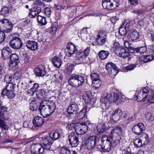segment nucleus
<instances>
[{"mask_svg": "<svg viewBox=\"0 0 154 154\" xmlns=\"http://www.w3.org/2000/svg\"><path fill=\"white\" fill-rule=\"evenodd\" d=\"M44 107L39 106L38 108V111L44 117H47L50 115V114H49V109L48 107L44 108Z\"/></svg>", "mask_w": 154, "mask_h": 154, "instance_id": "obj_26", "label": "nucleus"}, {"mask_svg": "<svg viewBox=\"0 0 154 154\" xmlns=\"http://www.w3.org/2000/svg\"><path fill=\"white\" fill-rule=\"evenodd\" d=\"M1 96L2 97L6 95L10 99H12L15 96V93L13 91H6L5 90L2 91L1 93Z\"/></svg>", "mask_w": 154, "mask_h": 154, "instance_id": "obj_35", "label": "nucleus"}, {"mask_svg": "<svg viewBox=\"0 0 154 154\" xmlns=\"http://www.w3.org/2000/svg\"><path fill=\"white\" fill-rule=\"evenodd\" d=\"M69 122H72V123L70 124H68L67 125L66 127L67 129L72 130L73 131V132H74V131H76L75 129L76 123H75L76 120L75 118L74 117L71 118L69 119Z\"/></svg>", "mask_w": 154, "mask_h": 154, "instance_id": "obj_24", "label": "nucleus"}, {"mask_svg": "<svg viewBox=\"0 0 154 154\" xmlns=\"http://www.w3.org/2000/svg\"><path fill=\"white\" fill-rule=\"evenodd\" d=\"M14 85L12 83H9L6 85L5 88L3 89L2 91L5 90L6 91H14Z\"/></svg>", "mask_w": 154, "mask_h": 154, "instance_id": "obj_50", "label": "nucleus"}, {"mask_svg": "<svg viewBox=\"0 0 154 154\" xmlns=\"http://www.w3.org/2000/svg\"><path fill=\"white\" fill-rule=\"evenodd\" d=\"M38 98L36 100H32L31 102L30 103V105L31 106H34L35 105H36V106L37 105L39 106L40 105V103H41V100Z\"/></svg>", "mask_w": 154, "mask_h": 154, "instance_id": "obj_57", "label": "nucleus"}, {"mask_svg": "<svg viewBox=\"0 0 154 154\" xmlns=\"http://www.w3.org/2000/svg\"><path fill=\"white\" fill-rule=\"evenodd\" d=\"M67 51L66 55L68 57L72 55L78 51V49L72 43H69L66 46V49Z\"/></svg>", "mask_w": 154, "mask_h": 154, "instance_id": "obj_15", "label": "nucleus"}, {"mask_svg": "<svg viewBox=\"0 0 154 154\" xmlns=\"http://www.w3.org/2000/svg\"><path fill=\"white\" fill-rule=\"evenodd\" d=\"M44 122V118L38 116H36L33 119L32 123L35 127H40L42 126Z\"/></svg>", "mask_w": 154, "mask_h": 154, "instance_id": "obj_20", "label": "nucleus"}, {"mask_svg": "<svg viewBox=\"0 0 154 154\" xmlns=\"http://www.w3.org/2000/svg\"><path fill=\"white\" fill-rule=\"evenodd\" d=\"M110 137L111 138L113 146H115L119 145L121 140L120 134H113Z\"/></svg>", "mask_w": 154, "mask_h": 154, "instance_id": "obj_21", "label": "nucleus"}, {"mask_svg": "<svg viewBox=\"0 0 154 154\" xmlns=\"http://www.w3.org/2000/svg\"><path fill=\"white\" fill-rule=\"evenodd\" d=\"M113 48L116 53L118 54L120 57L125 58L129 56V53L126 51L125 48L124 47H120L119 43L114 42Z\"/></svg>", "mask_w": 154, "mask_h": 154, "instance_id": "obj_6", "label": "nucleus"}, {"mask_svg": "<svg viewBox=\"0 0 154 154\" xmlns=\"http://www.w3.org/2000/svg\"><path fill=\"white\" fill-rule=\"evenodd\" d=\"M122 132V128L120 126L115 127L111 131L112 134H120Z\"/></svg>", "mask_w": 154, "mask_h": 154, "instance_id": "obj_51", "label": "nucleus"}, {"mask_svg": "<svg viewBox=\"0 0 154 154\" xmlns=\"http://www.w3.org/2000/svg\"><path fill=\"white\" fill-rule=\"evenodd\" d=\"M145 117L147 120L152 122L154 120V117L153 115L150 112H147L145 113Z\"/></svg>", "mask_w": 154, "mask_h": 154, "instance_id": "obj_55", "label": "nucleus"}, {"mask_svg": "<svg viewBox=\"0 0 154 154\" xmlns=\"http://www.w3.org/2000/svg\"><path fill=\"white\" fill-rule=\"evenodd\" d=\"M125 23H123L119 27V32L121 35H125L127 33V30L124 27H125Z\"/></svg>", "mask_w": 154, "mask_h": 154, "instance_id": "obj_46", "label": "nucleus"}, {"mask_svg": "<svg viewBox=\"0 0 154 154\" xmlns=\"http://www.w3.org/2000/svg\"><path fill=\"white\" fill-rule=\"evenodd\" d=\"M122 115V112L121 109L118 108L112 112L111 115V122L115 123L118 121Z\"/></svg>", "mask_w": 154, "mask_h": 154, "instance_id": "obj_12", "label": "nucleus"}, {"mask_svg": "<svg viewBox=\"0 0 154 154\" xmlns=\"http://www.w3.org/2000/svg\"><path fill=\"white\" fill-rule=\"evenodd\" d=\"M124 44L125 45V47L127 49L125 50H126V51L128 52L129 53V52L131 53H133L135 54H137V51H136L137 50V48H133L131 47L129 45V42L128 41H125L124 43ZM130 54H129V55Z\"/></svg>", "mask_w": 154, "mask_h": 154, "instance_id": "obj_27", "label": "nucleus"}, {"mask_svg": "<svg viewBox=\"0 0 154 154\" xmlns=\"http://www.w3.org/2000/svg\"><path fill=\"white\" fill-rule=\"evenodd\" d=\"M92 83L94 84L93 86L95 88L97 89L101 85L102 82L100 79L95 81H94V82H92Z\"/></svg>", "mask_w": 154, "mask_h": 154, "instance_id": "obj_53", "label": "nucleus"}, {"mask_svg": "<svg viewBox=\"0 0 154 154\" xmlns=\"http://www.w3.org/2000/svg\"><path fill=\"white\" fill-rule=\"evenodd\" d=\"M61 135L59 132L56 131H53L49 134V136L46 137L48 139L50 138V140L53 141L59 139Z\"/></svg>", "mask_w": 154, "mask_h": 154, "instance_id": "obj_22", "label": "nucleus"}, {"mask_svg": "<svg viewBox=\"0 0 154 154\" xmlns=\"http://www.w3.org/2000/svg\"><path fill=\"white\" fill-rule=\"evenodd\" d=\"M35 75L38 77L43 76L46 74L45 68L42 65H41L35 69Z\"/></svg>", "mask_w": 154, "mask_h": 154, "instance_id": "obj_23", "label": "nucleus"}, {"mask_svg": "<svg viewBox=\"0 0 154 154\" xmlns=\"http://www.w3.org/2000/svg\"><path fill=\"white\" fill-rule=\"evenodd\" d=\"M106 127V124L103 123L98 124L97 128L98 132L103 133L105 131Z\"/></svg>", "mask_w": 154, "mask_h": 154, "instance_id": "obj_48", "label": "nucleus"}, {"mask_svg": "<svg viewBox=\"0 0 154 154\" xmlns=\"http://www.w3.org/2000/svg\"><path fill=\"white\" fill-rule=\"evenodd\" d=\"M75 151L69 149L66 147L64 146L62 148L60 154H73Z\"/></svg>", "mask_w": 154, "mask_h": 154, "instance_id": "obj_42", "label": "nucleus"}, {"mask_svg": "<svg viewBox=\"0 0 154 154\" xmlns=\"http://www.w3.org/2000/svg\"><path fill=\"white\" fill-rule=\"evenodd\" d=\"M92 95L91 92L89 91H87L83 94L82 97L85 103H88L91 102Z\"/></svg>", "mask_w": 154, "mask_h": 154, "instance_id": "obj_31", "label": "nucleus"}, {"mask_svg": "<svg viewBox=\"0 0 154 154\" xmlns=\"http://www.w3.org/2000/svg\"><path fill=\"white\" fill-rule=\"evenodd\" d=\"M51 61L54 66L58 68H60L62 65L61 60L58 57H54L51 59Z\"/></svg>", "mask_w": 154, "mask_h": 154, "instance_id": "obj_28", "label": "nucleus"}, {"mask_svg": "<svg viewBox=\"0 0 154 154\" xmlns=\"http://www.w3.org/2000/svg\"><path fill=\"white\" fill-rule=\"evenodd\" d=\"M136 64H131L125 67L126 71H128L133 70L136 66Z\"/></svg>", "mask_w": 154, "mask_h": 154, "instance_id": "obj_60", "label": "nucleus"}, {"mask_svg": "<svg viewBox=\"0 0 154 154\" xmlns=\"http://www.w3.org/2000/svg\"><path fill=\"white\" fill-rule=\"evenodd\" d=\"M58 23L56 22L53 23L51 27L49 28V30L52 33L55 34L58 27Z\"/></svg>", "mask_w": 154, "mask_h": 154, "instance_id": "obj_44", "label": "nucleus"}, {"mask_svg": "<svg viewBox=\"0 0 154 154\" xmlns=\"http://www.w3.org/2000/svg\"><path fill=\"white\" fill-rule=\"evenodd\" d=\"M147 50V48L146 46H142L140 47L137 48L136 51L137 54L136 56H139V55H140L143 54L146 52Z\"/></svg>", "mask_w": 154, "mask_h": 154, "instance_id": "obj_47", "label": "nucleus"}, {"mask_svg": "<svg viewBox=\"0 0 154 154\" xmlns=\"http://www.w3.org/2000/svg\"><path fill=\"white\" fill-rule=\"evenodd\" d=\"M50 103V102L47 100L41 101L39 106H51Z\"/></svg>", "mask_w": 154, "mask_h": 154, "instance_id": "obj_62", "label": "nucleus"}, {"mask_svg": "<svg viewBox=\"0 0 154 154\" xmlns=\"http://www.w3.org/2000/svg\"><path fill=\"white\" fill-rule=\"evenodd\" d=\"M79 135L74 132H71L68 136L70 144L72 147L77 146L79 144Z\"/></svg>", "mask_w": 154, "mask_h": 154, "instance_id": "obj_9", "label": "nucleus"}, {"mask_svg": "<svg viewBox=\"0 0 154 154\" xmlns=\"http://www.w3.org/2000/svg\"><path fill=\"white\" fill-rule=\"evenodd\" d=\"M45 17L40 15H38L37 17L38 23L42 26H44L47 24V21Z\"/></svg>", "mask_w": 154, "mask_h": 154, "instance_id": "obj_39", "label": "nucleus"}, {"mask_svg": "<svg viewBox=\"0 0 154 154\" xmlns=\"http://www.w3.org/2000/svg\"><path fill=\"white\" fill-rule=\"evenodd\" d=\"M48 138L46 137H43L42 139L43 141V145L42 148H43L44 151L45 150H49L51 148V145L53 143Z\"/></svg>", "mask_w": 154, "mask_h": 154, "instance_id": "obj_16", "label": "nucleus"}, {"mask_svg": "<svg viewBox=\"0 0 154 154\" xmlns=\"http://www.w3.org/2000/svg\"><path fill=\"white\" fill-rule=\"evenodd\" d=\"M85 80V79L83 76L75 74L71 75L68 79V82L71 86L77 87L82 85Z\"/></svg>", "mask_w": 154, "mask_h": 154, "instance_id": "obj_2", "label": "nucleus"}, {"mask_svg": "<svg viewBox=\"0 0 154 154\" xmlns=\"http://www.w3.org/2000/svg\"><path fill=\"white\" fill-rule=\"evenodd\" d=\"M112 142H111L103 146H100V144L99 143V142L97 143V148L101 152H108L111 149L112 145Z\"/></svg>", "mask_w": 154, "mask_h": 154, "instance_id": "obj_17", "label": "nucleus"}, {"mask_svg": "<svg viewBox=\"0 0 154 154\" xmlns=\"http://www.w3.org/2000/svg\"><path fill=\"white\" fill-rule=\"evenodd\" d=\"M60 7H61L62 9H66L67 8H68V7L67 6V3L66 1H63L62 2V3L60 4Z\"/></svg>", "mask_w": 154, "mask_h": 154, "instance_id": "obj_63", "label": "nucleus"}, {"mask_svg": "<svg viewBox=\"0 0 154 154\" xmlns=\"http://www.w3.org/2000/svg\"><path fill=\"white\" fill-rule=\"evenodd\" d=\"M26 46L31 50H35L38 48V43L34 41H28L26 44Z\"/></svg>", "mask_w": 154, "mask_h": 154, "instance_id": "obj_25", "label": "nucleus"}, {"mask_svg": "<svg viewBox=\"0 0 154 154\" xmlns=\"http://www.w3.org/2000/svg\"><path fill=\"white\" fill-rule=\"evenodd\" d=\"M13 79V75H12L7 74L5 75L4 78V82H6V83H11L10 82Z\"/></svg>", "mask_w": 154, "mask_h": 154, "instance_id": "obj_54", "label": "nucleus"}, {"mask_svg": "<svg viewBox=\"0 0 154 154\" xmlns=\"http://www.w3.org/2000/svg\"><path fill=\"white\" fill-rule=\"evenodd\" d=\"M139 37V34L138 32L135 29L133 30L128 34L127 37L130 41H133L138 39Z\"/></svg>", "mask_w": 154, "mask_h": 154, "instance_id": "obj_18", "label": "nucleus"}, {"mask_svg": "<svg viewBox=\"0 0 154 154\" xmlns=\"http://www.w3.org/2000/svg\"><path fill=\"white\" fill-rule=\"evenodd\" d=\"M133 142L134 146L137 147H139L143 145L140 138L135 139Z\"/></svg>", "mask_w": 154, "mask_h": 154, "instance_id": "obj_52", "label": "nucleus"}, {"mask_svg": "<svg viewBox=\"0 0 154 154\" xmlns=\"http://www.w3.org/2000/svg\"><path fill=\"white\" fill-rule=\"evenodd\" d=\"M42 145L40 143L33 144L31 147V152L33 154H43L44 152Z\"/></svg>", "mask_w": 154, "mask_h": 154, "instance_id": "obj_13", "label": "nucleus"}, {"mask_svg": "<svg viewBox=\"0 0 154 154\" xmlns=\"http://www.w3.org/2000/svg\"><path fill=\"white\" fill-rule=\"evenodd\" d=\"M153 58L152 55L149 54L147 55H144L140 57L139 60L140 61L146 63L152 60Z\"/></svg>", "mask_w": 154, "mask_h": 154, "instance_id": "obj_30", "label": "nucleus"}, {"mask_svg": "<svg viewBox=\"0 0 154 154\" xmlns=\"http://www.w3.org/2000/svg\"><path fill=\"white\" fill-rule=\"evenodd\" d=\"M86 57L82 53V50H80L76 53V61L79 63H82L86 60Z\"/></svg>", "mask_w": 154, "mask_h": 154, "instance_id": "obj_19", "label": "nucleus"}, {"mask_svg": "<svg viewBox=\"0 0 154 154\" xmlns=\"http://www.w3.org/2000/svg\"><path fill=\"white\" fill-rule=\"evenodd\" d=\"M13 27V24L11 21L5 19L0 20V29L5 33L11 32Z\"/></svg>", "mask_w": 154, "mask_h": 154, "instance_id": "obj_3", "label": "nucleus"}, {"mask_svg": "<svg viewBox=\"0 0 154 154\" xmlns=\"http://www.w3.org/2000/svg\"><path fill=\"white\" fill-rule=\"evenodd\" d=\"M78 106H69L67 109V111L69 114H72L75 112V114L78 112L79 110Z\"/></svg>", "mask_w": 154, "mask_h": 154, "instance_id": "obj_43", "label": "nucleus"}, {"mask_svg": "<svg viewBox=\"0 0 154 154\" xmlns=\"http://www.w3.org/2000/svg\"><path fill=\"white\" fill-rule=\"evenodd\" d=\"M6 34L4 32L0 31V43L3 42L5 37Z\"/></svg>", "mask_w": 154, "mask_h": 154, "instance_id": "obj_61", "label": "nucleus"}, {"mask_svg": "<svg viewBox=\"0 0 154 154\" xmlns=\"http://www.w3.org/2000/svg\"><path fill=\"white\" fill-rule=\"evenodd\" d=\"M90 108H87V106H84L82 109L80 111L77 118L79 119H83L85 116L86 112H88L90 109Z\"/></svg>", "mask_w": 154, "mask_h": 154, "instance_id": "obj_33", "label": "nucleus"}, {"mask_svg": "<svg viewBox=\"0 0 154 154\" xmlns=\"http://www.w3.org/2000/svg\"><path fill=\"white\" fill-rule=\"evenodd\" d=\"M76 132L78 134H82L86 133L88 130V126L85 123H76Z\"/></svg>", "mask_w": 154, "mask_h": 154, "instance_id": "obj_11", "label": "nucleus"}, {"mask_svg": "<svg viewBox=\"0 0 154 154\" xmlns=\"http://www.w3.org/2000/svg\"><path fill=\"white\" fill-rule=\"evenodd\" d=\"M145 129L144 125L141 123H139L133 126L132 130L135 134L139 135L142 134Z\"/></svg>", "mask_w": 154, "mask_h": 154, "instance_id": "obj_14", "label": "nucleus"}, {"mask_svg": "<svg viewBox=\"0 0 154 154\" xmlns=\"http://www.w3.org/2000/svg\"><path fill=\"white\" fill-rule=\"evenodd\" d=\"M10 57L11 62H16V63H19V57L18 55L16 54H13Z\"/></svg>", "mask_w": 154, "mask_h": 154, "instance_id": "obj_49", "label": "nucleus"}, {"mask_svg": "<svg viewBox=\"0 0 154 154\" xmlns=\"http://www.w3.org/2000/svg\"><path fill=\"white\" fill-rule=\"evenodd\" d=\"M37 97L38 98H43L46 96L47 93L46 91L43 89H41L38 90L36 93Z\"/></svg>", "mask_w": 154, "mask_h": 154, "instance_id": "obj_40", "label": "nucleus"}, {"mask_svg": "<svg viewBox=\"0 0 154 154\" xmlns=\"http://www.w3.org/2000/svg\"><path fill=\"white\" fill-rule=\"evenodd\" d=\"M100 100L101 102L103 103L105 106L109 105V103H110V101L109 94H107L105 97H102L100 99Z\"/></svg>", "mask_w": 154, "mask_h": 154, "instance_id": "obj_41", "label": "nucleus"}, {"mask_svg": "<svg viewBox=\"0 0 154 154\" xmlns=\"http://www.w3.org/2000/svg\"><path fill=\"white\" fill-rule=\"evenodd\" d=\"M106 36L104 35L102 38L99 33L96 40L97 44L100 46L103 45L106 42Z\"/></svg>", "mask_w": 154, "mask_h": 154, "instance_id": "obj_34", "label": "nucleus"}, {"mask_svg": "<svg viewBox=\"0 0 154 154\" xmlns=\"http://www.w3.org/2000/svg\"><path fill=\"white\" fill-rule=\"evenodd\" d=\"M9 44L11 47L15 50L20 49L23 47V44L21 39L16 36L13 37Z\"/></svg>", "mask_w": 154, "mask_h": 154, "instance_id": "obj_8", "label": "nucleus"}, {"mask_svg": "<svg viewBox=\"0 0 154 154\" xmlns=\"http://www.w3.org/2000/svg\"><path fill=\"white\" fill-rule=\"evenodd\" d=\"M42 12L45 14L47 16L49 17L51 14V9L49 8H46L44 9Z\"/></svg>", "mask_w": 154, "mask_h": 154, "instance_id": "obj_58", "label": "nucleus"}, {"mask_svg": "<svg viewBox=\"0 0 154 154\" xmlns=\"http://www.w3.org/2000/svg\"><path fill=\"white\" fill-rule=\"evenodd\" d=\"M97 136L96 135H92L85 138V144L87 149L91 150L97 145V143L99 142L97 140Z\"/></svg>", "mask_w": 154, "mask_h": 154, "instance_id": "obj_5", "label": "nucleus"}, {"mask_svg": "<svg viewBox=\"0 0 154 154\" xmlns=\"http://www.w3.org/2000/svg\"><path fill=\"white\" fill-rule=\"evenodd\" d=\"M39 85L37 83H35L31 88L32 89L36 92V93L38 91V89L39 88Z\"/></svg>", "mask_w": 154, "mask_h": 154, "instance_id": "obj_64", "label": "nucleus"}, {"mask_svg": "<svg viewBox=\"0 0 154 154\" xmlns=\"http://www.w3.org/2000/svg\"><path fill=\"white\" fill-rule=\"evenodd\" d=\"M90 77L92 82H94V81H95L100 79L99 75L96 73H91L90 75Z\"/></svg>", "mask_w": 154, "mask_h": 154, "instance_id": "obj_56", "label": "nucleus"}, {"mask_svg": "<svg viewBox=\"0 0 154 154\" xmlns=\"http://www.w3.org/2000/svg\"><path fill=\"white\" fill-rule=\"evenodd\" d=\"M105 68L109 75L112 77H115L118 72V68L112 63L109 62L107 63Z\"/></svg>", "mask_w": 154, "mask_h": 154, "instance_id": "obj_7", "label": "nucleus"}, {"mask_svg": "<svg viewBox=\"0 0 154 154\" xmlns=\"http://www.w3.org/2000/svg\"><path fill=\"white\" fill-rule=\"evenodd\" d=\"M90 48L87 47L84 50H82V53L87 57L89 55L90 52Z\"/></svg>", "mask_w": 154, "mask_h": 154, "instance_id": "obj_59", "label": "nucleus"}, {"mask_svg": "<svg viewBox=\"0 0 154 154\" xmlns=\"http://www.w3.org/2000/svg\"><path fill=\"white\" fill-rule=\"evenodd\" d=\"M41 11V9L40 7H35L32 10L31 12V18H33L37 17L38 14Z\"/></svg>", "mask_w": 154, "mask_h": 154, "instance_id": "obj_32", "label": "nucleus"}, {"mask_svg": "<svg viewBox=\"0 0 154 154\" xmlns=\"http://www.w3.org/2000/svg\"><path fill=\"white\" fill-rule=\"evenodd\" d=\"M134 95L138 101H144L147 98L148 103H154V91L152 90L148 91L144 88L138 92H136Z\"/></svg>", "mask_w": 154, "mask_h": 154, "instance_id": "obj_1", "label": "nucleus"}, {"mask_svg": "<svg viewBox=\"0 0 154 154\" xmlns=\"http://www.w3.org/2000/svg\"><path fill=\"white\" fill-rule=\"evenodd\" d=\"M102 5L104 9L114 10L119 6V0H102Z\"/></svg>", "mask_w": 154, "mask_h": 154, "instance_id": "obj_4", "label": "nucleus"}, {"mask_svg": "<svg viewBox=\"0 0 154 154\" xmlns=\"http://www.w3.org/2000/svg\"><path fill=\"white\" fill-rule=\"evenodd\" d=\"M110 101L117 105L119 104L123 100L122 95L119 92H113L109 94Z\"/></svg>", "mask_w": 154, "mask_h": 154, "instance_id": "obj_10", "label": "nucleus"}, {"mask_svg": "<svg viewBox=\"0 0 154 154\" xmlns=\"http://www.w3.org/2000/svg\"><path fill=\"white\" fill-rule=\"evenodd\" d=\"M139 137L142 142L143 145H144L148 144L150 141L148 135L144 132H143L141 134Z\"/></svg>", "mask_w": 154, "mask_h": 154, "instance_id": "obj_29", "label": "nucleus"}, {"mask_svg": "<svg viewBox=\"0 0 154 154\" xmlns=\"http://www.w3.org/2000/svg\"><path fill=\"white\" fill-rule=\"evenodd\" d=\"M9 11V8L7 6H5L1 9L0 12L2 15L6 17L8 15Z\"/></svg>", "mask_w": 154, "mask_h": 154, "instance_id": "obj_45", "label": "nucleus"}, {"mask_svg": "<svg viewBox=\"0 0 154 154\" xmlns=\"http://www.w3.org/2000/svg\"><path fill=\"white\" fill-rule=\"evenodd\" d=\"M112 142L111 137L106 136H103L102 138L101 144H100V146H104Z\"/></svg>", "mask_w": 154, "mask_h": 154, "instance_id": "obj_38", "label": "nucleus"}, {"mask_svg": "<svg viewBox=\"0 0 154 154\" xmlns=\"http://www.w3.org/2000/svg\"><path fill=\"white\" fill-rule=\"evenodd\" d=\"M11 51L7 49H3L2 51V55L3 59L5 60L8 59L11 56Z\"/></svg>", "mask_w": 154, "mask_h": 154, "instance_id": "obj_36", "label": "nucleus"}, {"mask_svg": "<svg viewBox=\"0 0 154 154\" xmlns=\"http://www.w3.org/2000/svg\"><path fill=\"white\" fill-rule=\"evenodd\" d=\"M109 54V52L107 51L101 50L99 52L98 55L100 59L104 60L107 57Z\"/></svg>", "mask_w": 154, "mask_h": 154, "instance_id": "obj_37", "label": "nucleus"}]
</instances>
